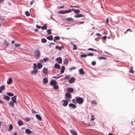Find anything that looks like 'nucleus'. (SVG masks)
Wrapping results in <instances>:
<instances>
[{"label": "nucleus", "mask_w": 135, "mask_h": 135, "mask_svg": "<svg viewBox=\"0 0 135 135\" xmlns=\"http://www.w3.org/2000/svg\"><path fill=\"white\" fill-rule=\"evenodd\" d=\"M76 102L78 104H82L83 102V99L80 97H78L75 98Z\"/></svg>", "instance_id": "nucleus-1"}, {"label": "nucleus", "mask_w": 135, "mask_h": 135, "mask_svg": "<svg viewBox=\"0 0 135 135\" xmlns=\"http://www.w3.org/2000/svg\"><path fill=\"white\" fill-rule=\"evenodd\" d=\"M65 97H66V99L69 102H70V100L69 99H70L71 98V94L69 93H65Z\"/></svg>", "instance_id": "nucleus-2"}, {"label": "nucleus", "mask_w": 135, "mask_h": 135, "mask_svg": "<svg viewBox=\"0 0 135 135\" xmlns=\"http://www.w3.org/2000/svg\"><path fill=\"white\" fill-rule=\"evenodd\" d=\"M35 53L37 57H38L40 56V52L39 50L37 49L35 50Z\"/></svg>", "instance_id": "nucleus-3"}, {"label": "nucleus", "mask_w": 135, "mask_h": 135, "mask_svg": "<svg viewBox=\"0 0 135 135\" xmlns=\"http://www.w3.org/2000/svg\"><path fill=\"white\" fill-rule=\"evenodd\" d=\"M75 78L74 77L71 78L69 81V83L70 84H71L74 83L75 80Z\"/></svg>", "instance_id": "nucleus-4"}, {"label": "nucleus", "mask_w": 135, "mask_h": 135, "mask_svg": "<svg viewBox=\"0 0 135 135\" xmlns=\"http://www.w3.org/2000/svg\"><path fill=\"white\" fill-rule=\"evenodd\" d=\"M56 81L54 80H52L50 82V84L51 86H54L55 84H57Z\"/></svg>", "instance_id": "nucleus-5"}, {"label": "nucleus", "mask_w": 135, "mask_h": 135, "mask_svg": "<svg viewBox=\"0 0 135 135\" xmlns=\"http://www.w3.org/2000/svg\"><path fill=\"white\" fill-rule=\"evenodd\" d=\"M68 100H62V102H63L62 104V105L64 106H66L68 104Z\"/></svg>", "instance_id": "nucleus-6"}, {"label": "nucleus", "mask_w": 135, "mask_h": 135, "mask_svg": "<svg viewBox=\"0 0 135 135\" xmlns=\"http://www.w3.org/2000/svg\"><path fill=\"white\" fill-rule=\"evenodd\" d=\"M16 96L15 95L11 98V99L13 102H14V103H17V102L16 101Z\"/></svg>", "instance_id": "nucleus-7"}, {"label": "nucleus", "mask_w": 135, "mask_h": 135, "mask_svg": "<svg viewBox=\"0 0 135 135\" xmlns=\"http://www.w3.org/2000/svg\"><path fill=\"white\" fill-rule=\"evenodd\" d=\"M43 72L45 75L48 74V69L46 68H44L43 69Z\"/></svg>", "instance_id": "nucleus-8"}, {"label": "nucleus", "mask_w": 135, "mask_h": 135, "mask_svg": "<svg viewBox=\"0 0 135 135\" xmlns=\"http://www.w3.org/2000/svg\"><path fill=\"white\" fill-rule=\"evenodd\" d=\"M56 60L59 64H61L62 62V59L60 57H59L56 59Z\"/></svg>", "instance_id": "nucleus-9"}, {"label": "nucleus", "mask_w": 135, "mask_h": 135, "mask_svg": "<svg viewBox=\"0 0 135 135\" xmlns=\"http://www.w3.org/2000/svg\"><path fill=\"white\" fill-rule=\"evenodd\" d=\"M69 106L70 107H71L73 109L75 108L76 107V105L72 103H70L69 104Z\"/></svg>", "instance_id": "nucleus-10"}, {"label": "nucleus", "mask_w": 135, "mask_h": 135, "mask_svg": "<svg viewBox=\"0 0 135 135\" xmlns=\"http://www.w3.org/2000/svg\"><path fill=\"white\" fill-rule=\"evenodd\" d=\"M67 90L68 92L72 93L74 91V89L72 88H68L67 89Z\"/></svg>", "instance_id": "nucleus-11"}, {"label": "nucleus", "mask_w": 135, "mask_h": 135, "mask_svg": "<svg viewBox=\"0 0 135 135\" xmlns=\"http://www.w3.org/2000/svg\"><path fill=\"white\" fill-rule=\"evenodd\" d=\"M12 81V78H9L8 79V81L7 82V84L8 85L11 84Z\"/></svg>", "instance_id": "nucleus-12"}, {"label": "nucleus", "mask_w": 135, "mask_h": 135, "mask_svg": "<svg viewBox=\"0 0 135 135\" xmlns=\"http://www.w3.org/2000/svg\"><path fill=\"white\" fill-rule=\"evenodd\" d=\"M38 72V70L37 69H34L31 71V74H35Z\"/></svg>", "instance_id": "nucleus-13"}, {"label": "nucleus", "mask_w": 135, "mask_h": 135, "mask_svg": "<svg viewBox=\"0 0 135 135\" xmlns=\"http://www.w3.org/2000/svg\"><path fill=\"white\" fill-rule=\"evenodd\" d=\"M64 48V46H62L61 47L59 46H56L55 47V48L56 49L59 50H62V49Z\"/></svg>", "instance_id": "nucleus-14"}, {"label": "nucleus", "mask_w": 135, "mask_h": 135, "mask_svg": "<svg viewBox=\"0 0 135 135\" xmlns=\"http://www.w3.org/2000/svg\"><path fill=\"white\" fill-rule=\"evenodd\" d=\"M48 80L47 78H44L43 79V83L44 84H46L48 82Z\"/></svg>", "instance_id": "nucleus-15"}, {"label": "nucleus", "mask_w": 135, "mask_h": 135, "mask_svg": "<svg viewBox=\"0 0 135 135\" xmlns=\"http://www.w3.org/2000/svg\"><path fill=\"white\" fill-rule=\"evenodd\" d=\"M79 73L81 75H83L85 74V72L82 68L80 69L79 70Z\"/></svg>", "instance_id": "nucleus-16"}, {"label": "nucleus", "mask_w": 135, "mask_h": 135, "mask_svg": "<svg viewBox=\"0 0 135 135\" xmlns=\"http://www.w3.org/2000/svg\"><path fill=\"white\" fill-rule=\"evenodd\" d=\"M72 10L75 13H79L80 11L79 9H72Z\"/></svg>", "instance_id": "nucleus-17"}, {"label": "nucleus", "mask_w": 135, "mask_h": 135, "mask_svg": "<svg viewBox=\"0 0 135 135\" xmlns=\"http://www.w3.org/2000/svg\"><path fill=\"white\" fill-rule=\"evenodd\" d=\"M65 67L64 66H62L61 67V74H62L63 73L64 71V70H65Z\"/></svg>", "instance_id": "nucleus-18"}, {"label": "nucleus", "mask_w": 135, "mask_h": 135, "mask_svg": "<svg viewBox=\"0 0 135 135\" xmlns=\"http://www.w3.org/2000/svg\"><path fill=\"white\" fill-rule=\"evenodd\" d=\"M54 67L57 69H60V65L57 63H56L54 65Z\"/></svg>", "instance_id": "nucleus-19"}, {"label": "nucleus", "mask_w": 135, "mask_h": 135, "mask_svg": "<svg viewBox=\"0 0 135 135\" xmlns=\"http://www.w3.org/2000/svg\"><path fill=\"white\" fill-rule=\"evenodd\" d=\"M4 99L5 100H7L8 101L10 100V98L8 96H7L6 95H4Z\"/></svg>", "instance_id": "nucleus-20"}, {"label": "nucleus", "mask_w": 135, "mask_h": 135, "mask_svg": "<svg viewBox=\"0 0 135 135\" xmlns=\"http://www.w3.org/2000/svg\"><path fill=\"white\" fill-rule=\"evenodd\" d=\"M60 39V38L58 36H55L54 37V42H55L56 40H59Z\"/></svg>", "instance_id": "nucleus-21"}, {"label": "nucleus", "mask_w": 135, "mask_h": 135, "mask_svg": "<svg viewBox=\"0 0 135 135\" xmlns=\"http://www.w3.org/2000/svg\"><path fill=\"white\" fill-rule=\"evenodd\" d=\"M46 38L49 40H52L53 39V36L51 35L47 37H46Z\"/></svg>", "instance_id": "nucleus-22"}, {"label": "nucleus", "mask_w": 135, "mask_h": 135, "mask_svg": "<svg viewBox=\"0 0 135 135\" xmlns=\"http://www.w3.org/2000/svg\"><path fill=\"white\" fill-rule=\"evenodd\" d=\"M5 88V86L4 85L0 87V93L2 92V91Z\"/></svg>", "instance_id": "nucleus-23"}, {"label": "nucleus", "mask_w": 135, "mask_h": 135, "mask_svg": "<svg viewBox=\"0 0 135 135\" xmlns=\"http://www.w3.org/2000/svg\"><path fill=\"white\" fill-rule=\"evenodd\" d=\"M62 75H57L56 76H53L52 78H55V79H58V78H60L61 77H62Z\"/></svg>", "instance_id": "nucleus-24"}, {"label": "nucleus", "mask_w": 135, "mask_h": 135, "mask_svg": "<svg viewBox=\"0 0 135 135\" xmlns=\"http://www.w3.org/2000/svg\"><path fill=\"white\" fill-rule=\"evenodd\" d=\"M26 133L28 134H31V131L29 129H27L25 130Z\"/></svg>", "instance_id": "nucleus-25"}, {"label": "nucleus", "mask_w": 135, "mask_h": 135, "mask_svg": "<svg viewBox=\"0 0 135 135\" xmlns=\"http://www.w3.org/2000/svg\"><path fill=\"white\" fill-rule=\"evenodd\" d=\"M42 67V65L41 64L39 63H37V67L38 69H40Z\"/></svg>", "instance_id": "nucleus-26"}, {"label": "nucleus", "mask_w": 135, "mask_h": 135, "mask_svg": "<svg viewBox=\"0 0 135 135\" xmlns=\"http://www.w3.org/2000/svg\"><path fill=\"white\" fill-rule=\"evenodd\" d=\"M71 133L73 135H77L76 132L74 130H71L70 131Z\"/></svg>", "instance_id": "nucleus-27"}, {"label": "nucleus", "mask_w": 135, "mask_h": 135, "mask_svg": "<svg viewBox=\"0 0 135 135\" xmlns=\"http://www.w3.org/2000/svg\"><path fill=\"white\" fill-rule=\"evenodd\" d=\"M36 118L39 120H41L42 119V118L38 114H36Z\"/></svg>", "instance_id": "nucleus-28"}, {"label": "nucleus", "mask_w": 135, "mask_h": 135, "mask_svg": "<svg viewBox=\"0 0 135 135\" xmlns=\"http://www.w3.org/2000/svg\"><path fill=\"white\" fill-rule=\"evenodd\" d=\"M84 16L82 14H79L75 16L76 18H79L81 17H83Z\"/></svg>", "instance_id": "nucleus-29"}, {"label": "nucleus", "mask_w": 135, "mask_h": 135, "mask_svg": "<svg viewBox=\"0 0 135 135\" xmlns=\"http://www.w3.org/2000/svg\"><path fill=\"white\" fill-rule=\"evenodd\" d=\"M69 61L66 58L65 59L64 62L65 64L67 65L68 64Z\"/></svg>", "instance_id": "nucleus-30"}, {"label": "nucleus", "mask_w": 135, "mask_h": 135, "mask_svg": "<svg viewBox=\"0 0 135 135\" xmlns=\"http://www.w3.org/2000/svg\"><path fill=\"white\" fill-rule=\"evenodd\" d=\"M47 26L46 25V24L44 25V26L42 27H41V28L44 30H46L47 28Z\"/></svg>", "instance_id": "nucleus-31"}, {"label": "nucleus", "mask_w": 135, "mask_h": 135, "mask_svg": "<svg viewBox=\"0 0 135 135\" xmlns=\"http://www.w3.org/2000/svg\"><path fill=\"white\" fill-rule=\"evenodd\" d=\"M14 102H13L11 101L9 103V105L11 107H14Z\"/></svg>", "instance_id": "nucleus-32"}, {"label": "nucleus", "mask_w": 135, "mask_h": 135, "mask_svg": "<svg viewBox=\"0 0 135 135\" xmlns=\"http://www.w3.org/2000/svg\"><path fill=\"white\" fill-rule=\"evenodd\" d=\"M91 103L92 104L94 105H96L97 104V102L96 101L92 100L91 101Z\"/></svg>", "instance_id": "nucleus-33"}, {"label": "nucleus", "mask_w": 135, "mask_h": 135, "mask_svg": "<svg viewBox=\"0 0 135 135\" xmlns=\"http://www.w3.org/2000/svg\"><path fill=\"white\" fill-rule=\"evenodd\" d=\"M23 123L22 120H20L18 122V124L20 126H21L23 125Z\"/></svg>", "instance_id": "nucleus-34"}, {"label": "nucleus", "mask_w": 135, "mask_h": 135, "mask_svg": "<svg viewBox=\"0 0 135 135\" xmlns=\"http://www.w3.org/2000/svg\"><path fill=\"white\" fill-rule=\"evenodd\" d=\"M41 42H42V43H46L47 42V41H46V39L45 38H42L41 39Z\"/></svg>", "instance_id": "nucleus-35"}, {"label": "nucleus", "mask_w": 135, "mask_h": 135, "mask_svg": "<svg viewBox=\"0 0 135 135\" xmlns=\"http://www.w3.org/2000/svg\"><path fill=\"white\" fill-rule=\"evenodd\" d=\"M9 129H8L9 131H10L12 130L13 128V126L12 124H10L9 126Z\"/></svg>", "instance_id": "nucleus-36"}, {"label": "nucleus", "mask_w": 135, "mask_h": 135, "mask_svg": "<svg viewBox=\"0 0 135 135\" xmlns=\"http://www.w3.org/2000/svg\"><path fill=\"white\" fill-rule=\"evenodd\" d=\"M7 94L8 95L10 96H11V97L13 96L14 95V94H13V93H10V92H9V93H7Z\"/></svg>", "instance_id": "nucleus-37"}, {"label": "nucleus", "mask_w": 135, "mask_h": 135, "mask_svg": "<svg viewBox=\"0 0 135 135\" xmlns=\"http://www.w3.org/2000/svg\"><path fill=\"white\" fill-rule=\"evenodd\" d=\"M53 86V88L55 89H58V86L56 84H55Z\"/></svg>", "instance_id": "nucleus-38"}, {"label": "nucleus", "mask_w": 135, "mask_h": 135, "mask_svg": "<svg viewBox=\"0 0 135 135\" xmlns=\"http://www.w3.org/2000/svg\"><path fill=\"white\" fill-rule=\"evenodd\" d=\"M49 60V59L48 57H46L45 58H44L43 59V60L45 62H46V61H48Z\"/></svg>", "instance_id": "nucleus-39"}, {"label": "nucleus", "mask_w": 135, "mask_h": 135, "mask_svg": "<svg viewBox=\"0 0 135 135\" xmlns=\"http://www.w3.org/2000/svg\"><path fill=\"white\" fill-rule=\"evenodd\" d=\"M72 9H69L68 10H65V11L66 13L71 12H72Z\"/></svg>", "instance_id": "nucleus-40"}, {"label": "nucleus", "mask_w": 135, "mask_h": 135, "mask_svg": "<svg viewBox=\"0 0 135 135\" xmlns=\"http://www.w3.org/2000/svg\"><path fill=\"white\" fill-rule=\"evenodd\" d=\"M59 13L60 14H64L66 13L65 11H61L59 12Z\"/></svg>", "instance_id": "nucleus-41"}, {"label": "nucleus", "mask_w": 135, "mask_h": 135, "mask_svg": "<svg viewBox=\"0 0 135 135\" xmlns=\"http://www.w3.org/2000/svg\"><path fill=\"white\" fill-rule=\"evenodd\" d=\"M88 50H90L91 51H97V50H96L92 48H90L88 49Z\"/></svg>", "instance_id": "nucleus-42"}, {"label": "nucleus", "mask_w": 135, "mask_h": 135, "mask_svg": "<svg viewBox=\"0 0 135 135\" xmlns=\"http://www.w3.org/2000/svg\"><path fill=\"white\" fill-rule=\"evenodd\" d=\"M87 55L86 54H83L81 55L80 56L81 57H87Z\"/></svg>", "instance_id": "nucleus-43"}, {"label": "nucleus", "mask_w": 135, "mask_h": 135, "mask_svg": "<svg viewBox=\"0 0 135 135\" xmlns=\"http://www.w3.org/2000/svg\"><path fill=\"white\" fill-rule=\"evenodd\" d=\"M87 55L90 56H94V54L92 53H89Z\"/></svg>", "instance_id": "nucleus-44"}, {"label": "nucleus", "mask_w": 135, "mask_h": 135, "mask_svg": "<svg viewBox=\"0 0 135 135\" xmlns=\"http://www.w3.org/2000/svg\"><path fill=\"white\" fill-rule=\"evenodd\" d=\"M37 68V65L35 63L33 64V69H36Z\"/></svg>", "instance_id": "nucleus-45"}, {"label": "nucleus", "mask_w": 135, "mask_h": 135, "mask_svg": "<svg viewBox=\"0 0 135 135\" xmlns=\"http://www.w3.org/2000/svg\"><path fill=\"white\" fill-rule=\"evenodd\" d=\"M98 59L100 60L102 59H104L105 60L106 59V58L104 57H98Z\"/></svg>", "instance_id": "nucleus-46"}, {"label": "nucleus", "mask_w": 135, "mask_h": 135, "mask_svg": "<svg viewBox=\"0 0 135 135\" xmlns=\"http://www.w3.org/2000/svg\"><path fill=\"white\" fill-rule=\"evenodd\" d=\"M47 32L49 34H50L51 33V30H47Z\"/></svg>", "instance_id": "nucleus-47"}, {"label": "nucleus", "mask_w": 135, "mask_h": 135, "mask_svg": "<svg viewBox=\"0 0 135 135\" xmlns=\"http://www.w3.org/2000/svg\"><path fill=\"white\" fill-rule=\"evenodd\" d=\"M26 15L27 16H30V14L29 12L27 11H26Z\"/></svg>", "instance_id": "nucleus-48"}, {"label": "nucleus", "mask_w": 135, "mask_h": 135, "mask_svg": "<svg viewBox=\"0 0 135 135\" xmlns=\"http://www.w3.org/2000/svg\"><path fill=\"white\" fill-rule=\"evenodd\" d=\"M73 50H75L77 49L76 46L75 45H74L73 46Z\"/></svg>", "instance_id": "nucleus-49"}, {"label": "nucleus", "mask_w": 135, "mask_h": 135, "mask_svg": "<svg viewBox=\"0 0 135 135\" xmlns=\"http://www.w3.org/2000/svg\"><path fill=\"white\" fill-rule=\"evenodd\" d=\"M66 20L68 21H71L73 20V19L71 18L70 17L66 18Z\"/></svg>", "instance_id": "nucleus-50"}, {"label": "nucleus", "mask_w": 135, "mask_h": 135, "mask_svg": "<svg viewBox=\"0 0 135 135\" xmlns=\"http://www.w3.org/2000/svg\"><path fill=\"white\" fill-rule=\"evenodd\" d=\"M96 64V62L95 61H93L91 62V64L93 66H94V65H95Z\"/></svg>", "instance_id": "nucleus-51"}, {"label": "nucleus", "mask_w": 135, "mask_h": 135, "mask_svg": "<svg viewBox=\"0 0 135 135\" xmlns=\"http://www.w3.org/2000/svg\"><path fill=\"white\" fill-rule=\"evenodd\" d=\"M91 116L92 117L91 119V120L92 121L94 120V116L92 115H91Z\"/></svg>", "instance_id": "nucleus-52"}, {"label": "nucleus", "mask_w": 135, "mask_h": 135, "mask_svg": "<svg viewBox=\"0 0 135 135\" xmlns=\"http://www.w3.org/2000/svg\"><path fill=\"white\" fill-rule=\"evenodd\" d=\"M72 102L74 103H76L77 102H76V100H75V99H73L72 100Z\"/></svg>", "instance_id": "nucleus-53"}, {"label": "nucleus", "mask_w": 135, "mask_h": 135, "mask_svg": "<svg viewBox=\"0 0 135 135\" xmlns=\"http://www.w3.org/2000/svg\"><path fill=\"white\" fill-rule=\"evenodd\" d=\"M15 46L16 47H19L20 46V45L18 44H15Z\"/></svg>", "instance_id": "nucleus-54"}, {"label": "nucleus", "mask_w": 135, "mask_h": 135, "mask_svg": "<svg viewBox=\"0 0 135 135\" xmlns=\"http://www.w3.org/2000/svg\"><path fill=\"white\" fill-rule=\"evenodd\" d=\"M36 27L38 29H40L41 28V27L38 25H36Z\"/></svg>", "instance_id": "nucleus-55"}, {"label": "nucleus", "mask_w": 135, "mask_h": 135, "mask_svg": "<svg viewBox=\"0 0 135 135\" xmlns=\"http://www.w3.org/2000/svg\"><path fill=\"white\" fill-rule=\"evenodd\" d=\"M129 72L132 73H134L133 70L132 69H130L129 70Z\"/></svg>", "instance_id": "nucleus-56"}, {"label": "nucleus", "mask_w": 135, "mask_h": 135, "mask_svg": "<svg viewBox=\"0 0 135 135\" xmlns=\"http://www.w3.org/2000/svg\"><path fill=\"white\" fill-rule=\"evenodd\" d=\"M70 78V77L68 75H66L65 77V78L66 79H68Z\"/></svg>", "instance_id": "nucleus-57"}, {"label": "nucleus", "mask_w": 135, "mask_h": 135, "mask_svg": "<svg viewBox=\"0 0 135 135\" xmlns=\"http://www.w3.org/2000/svg\"><path fill=\"white\" fill-rule=\"evenodd\" d=\"M107 38V37L106 36H104L103 37L102 39H104V40H106Z\"/></svg>", "instance_id": "nucleus-58"}, {"label": "nucleus", "mask_w": 135, "mask_h": 135, "mask_svg": "<svg viewBox=\"0 0 135 135\" xmlns=\"http://www.w3.org/2000/svg\"><path fill=\"white\" fill-rule=\"evenodd\" d=\"M55 43H50L49 46L50 47L51 46H50L51 45H55Z\"/></svg>", "instance_id": "nucleus-59"}, {"label": "nucleus", "mask_w": 135, "mask_h": 135, "mask_svg": "<svg viewBox=\"0 0 135 135\" xmlns=\"http://www.w3.org/2000/svg\"><path fill=\"white\" fill-rule=\"evenodd\" d=\"M32 112L33 113H34V114H35L36 113V111L33 109H32Z\"/></svg>", "instance_id": "nucleus-60"}, {"label": "nucleus", "mask_w": 135, "mask_h": 135, "mask_svg": "<svg viewBox=\"0 0 135 135\" xmlns=\"http://www.w3.org/2000/svg\"><path fill=\"white\" fill-rule=\"evenodd\" d=\"M75 69V67H73L72 68H71L70 69V70H72L73 69Z\"/></svg>", "instance_id": "nucleus-61"}, {"label": "nucleus", "mask_w": 135, "mask_h": 135, "mask_svg": "<svg viewBox=\"0 0 135 135\" xmlns=\"http://www.w3.org/2000/svg\"><path fill=\"white\" fill-rule=\"evenodd\" d=\"M34 2V1H31L30 2V4L31 5H32L33 3Z\"/></svg>", "instance_id": "nucleus-62"}, {"label": "nucleus", "mask_w": 135, "mask_h": 135, "mask_svg": "<svg viewBox=\"0 0 135 135\" xmlns=\"http://www.w3.org/2000/svg\"><path fill=\"white\" fill-rule=\"evenodd\" d=\"M106 23L108 25V18H107L106 20Z\"/></svg>", "instance_id": "nucleus-63"}, {"label": "nucleus", "mask_w": 135, "mask_h": 135, "mask_svg": "<svg viewBox=\"0 0 135 135\" xmlns=\"http://www.w3.org/2000/svg\"><path fill=\"white\" fill-rule=\"evenodd\" d=\"M130 31V32H131V30L130 28H129L126 30V31Z\"/></svg>", "instance_id": "nucleus-64"}]
</instances>
